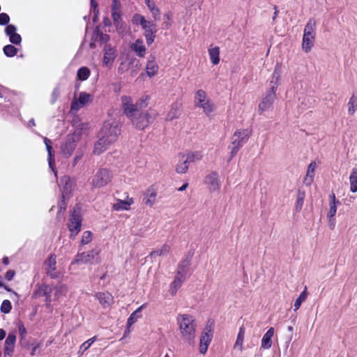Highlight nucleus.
<instances>
[{
    "instance_id": "1",
    "label": "nucleus",
    "mask_w": 357,
    "mask_h": 357,
    "mask_svg": "<svg viewBox=\"0 0 357 357\" xmlns=\"http://www.w3.org/2000/svg\"><path fill=\"white\" fill-rule=\"evenodd\" d=\"M121 100L123 114L137 129L144 130L149 127L158 116L157 111L153 108L144 111L151 100L149 95L142 96L135 103L130 96H122Z\"/></svg>"
},
{
    "instance_id": "2",
    "label": "nucleus",
    "mask_w": 357,
    "mask_h": 357,
    "mask_svg": "<svg viewBox=\"0 0 357 357\" xmlns=\"http://www.w3.org/2000/svg\"><path fill=\"white\" fill-rule=\"evenodd\" d=\"M176 321L182 338L191 344L194 342L196 335L197 324L193 316L188 314H178Z\"/></svg>"
},
{
    "instance_id": "3",
    "label": "nucleus",
    "mask_w": 357,
    "mask_h": 357,
    "mask_svg": "<svg viewBox=\"0 0 357 357\" xmlns=\"http://www.w3.org/2000/svg\"><path fill=\"white\" fill-rule=\"evenodd\" d=\"M317 22L314 18H310L303 31L302 50L308 53L314 45L316 38Z\"/></svg>"
},
{
    "instance_id": "4",
    "label": "nucleus",
    "mask_w": 357,
    "mask_h": 357,
    "mask_svg": "<svg viewBox=\"0 0 357 357\" xmlns=\"http://www.w3.org/2000/svg\"><path fill=\"white\" fill-rule=\"evenodd\" d=\"M280 77V70L275 68L273 75V78H275V81L271 86V90L267 93L266 96L263 98L261 102L259 104V111L260 114L265 110L269 109L275 98V92L278 88V82Z\"/></svg>"
},
{
    "instance_id": "5",
    "label": "nucleus",
    "mask_w": 357,
    "mask_h": 357,
    "mask_svg": "<svg viewBox=\"0 0 357 357\" xmlns=\"http://www.w3.org/2000/svg\"><path fill=\"white\" fill-rule=\"evenodd\" d=\"M113 178L112 171L107 168H100L91 178L93 188H101L111 183Z\"/></svg>"
},
{
    "instance_id": "6",
    "label": "nucleus",
    "mask_w": 357,
    "mask_h": 357,
    "mask_svg": "<svg viewBox=\"0 0 357 357\" xmlns=\"http://www.w3.org/2000/svg\"><path fill=\"white\" fill-rule=\"evenodd\" d=\"M121 133V128L116 122L105 121L100 130V136L106 139V141L112 144L117 140Z\"/></svg>"
},
{
    "instance_id": "7",
    "label": "nucleus",
    "mask_w": 357,
    "mask_h": 357,
    "mask_svg": "<svg viewBox=\"0 0 357 357\" xmlns=\"http://www.w3.org/2000/svg\"><path fill=\"white\" fill-rule=\"evenodd\" d=\"M195 106L202 108L206 115L213 111V105L211 103L205 91L202 89L197 90L195 93Z\"/></svg>"
},
{
    "instance_id": "8",
    "label": "nucleus",
    "mask_w": 357,
    "mask_h": 357,
    "mask_svg": "<svg viewBox=\"0 0 357 357\" xmlns=\"http://www.w3.org/2000/svg\"><path fill=\"white\" fill-rule=\"evenodd\" d=\"M250 137V132L248 130H236L234 134V139L231 142V158L234 157L238 153L243 144L247 141Z\"/></svg>"
},
{
    "instance_id": "9",
    "label": "nucleus",
    "mask_w": 357,
    "mask_h": 357,
    "mask_svg": "<svg viewBox=\"0 0 357 357\" xmlns=\"http://www.w3.org/2000/svg\"><path fill=\"white\" fill-rule=\"evenodd\" d=\"M213 335L212 324L207 323L202 333L199 342V352L202 354L206 353L208 347Z\"/></svg>"
},
{
    "instance_id": "10",
    "label": "nucleus",
    "mask_w": 357,
    "mask_h": 357,
    "mask_svg": "<svg viewBox=\"0 0 357 357\" xmlns=\"http://www.w3.org/2000/svg\"><path fill=\"white\" fill-rule=\"evenodd\" d=\"M82 225V218L79 212H77L75 209L73 210L70 214L68 227L70 231V238H75L76 235L79 232Z\"/></svg>"
},
{
    "instance_id": "11",
    "label": "nucleus",
    "mask_w": 357,
    "mask_h": 357,
    "mask_svg": "<svg viewBox=\"0 0 357 357\" xmlns=\"http://www.w3.org/2000/svg\"><path fill=\"white\" fill-rule=\"evenodd\" d=\"M46 274L52 279H56L59 277V272L56 268V256L51 254L44 262Z\"/></svg>"
},
{
    "instance_id": "12",
    "label": "nucleus",
    "mask_w": 357,
    "mask_h": 357,
    "mask_svg": "<svg viewBox=\"0 0 357 357\" xmlns=\"http://www.w3.org/2000/svg\"><path fill=\"white\" fill-rule=\"evenodd\" d=\"M99 255V251L91 250L87 252L77 253L75 259L71 262V265L75 264H93L96 257Z\"/></svg>"
},
{
    "instance_id": "13",
    "label": "nucleus",
    "mask_w": 357,
    "mask_h": 357,
    "mask_svg": "<svg viewBox=\"0 0 357 357\" xmlns=\"http://www.w3.org/2000/svg\"><path fill=\"white\" fill-rule=\"evenodd\" d=\"M204 183L211 192L219 191L221 188V182L219 180L218 172H211L209 173L204 178Z\"/></svg>"
},
{
    "instance_id": "14",
    "label": "nucleus",
    "mask_w": 357,
    "mask_h": 357,
    "mask_svg": "<svg viewBox=\"0 0 357 357\" xmlns=\"http://www.w3.org/2000/svg\"><path fill=\"white\" fill-rule=\"evenodd\" d=\"M157 195V187L155 185H150L143 192V203L149 207H153L156 202Z\"/></svg>"
},
{
    "instance_id": "15",
    "label": "nucleus",
    "mask_w": 357,
    "mask_h": 357,
    "mask_svg": "<svg viewBox=\"0 0 357 357\" xmlns=\"http://www.w3.org/2000/svg\"><path fill=\"white\" fill-rule=\"evenodd\" d=\"M142 28L144 31V36L146 38L147 45H151L154 42L155 33L157 32L155 24L150 21H147Z\"/></svg>"
},
{
    "instance_id": "16",
    "label": "nucleus",
    "mask_w": 357,
    "mask_h": 357,
    "mask_svg": "<svg viewBox=\"0 0 357 357\" xmlns=\"http://www.w3.org/2000/svg\"><path fill=\"white\" fill-rule=\"evenodd\" d=\"M16 342V335L10 333L7 336L3 347V357H12Z\"/></svg>"
},
{
    "instance_id": "17",
    "label": "nucleus",
    "mask_w": 357,
    "mask_h": 357,
    "mask_svg": "<svg viewBox=\"0 0 357 357\" xmlns=\"http://www.w3.org/2000/svg\"><path fill=\"white\" fill-rule=\"evenodd\" d=\"M16 31L17 28L13 24H8L5 29V33L9 38L10 42L17 45L21 43L22 37Z\"/></svg>"
},
{
    "instance_id": "18",
    "label": "nucleus",
    "mask_w": 357,
    "mask_h": 357,
    "mask_svg": "<svg viewBox=\"0 0 357 357\" xmlns=\"http://www.w3.org/2000/svg\"><path fill=\"white\" fill-rule=\"evenodd\" d=\"M90 101H91V96L86 92H81L79 96L78 102L76 99L72 101L71 110H78Z\"/></svg>"
},
{
    "instance_id": "19",
    "label": "nucleus",
    "mask_w": 357,
    "mask_h": 357,
    "mask_svg": "<svg viewBox=\"0 0 357 357\" xmlns=\"http://www.w3.org/2000/svg\"><path fill=\"white\" fill-rule=\"evenodd\" d=\"M134 203V199L132 197H126V200L120 199H116V202L113 204L112 210L116 211H129L130 206Z\"/></svg>"
},
{
    "instance_id": "20",
    "label": "nucleus",
    "mask_w": 357,
    "mask_h": 357,
    "mask_svg": "<svg viewBox=\"0 0 357 357\" xmlns=\"http://www.w3.org/2000/svg\"><path fill=\"white\" fill-rule=\"evenodd\" d=\"M116 57V50L109 45L104 47L103 64L106 66L111 65Z\"/></svg>"
},
{
    "instance_id": "21",
    "label": "nucleus",
    "mask_w": 357,
    "mask_h": 357,
    "mask_svg": "<svg viewBox=\"0 0 357 357\" xmlns=\"http://www.w3.org/2000/svg\"><path fill=\"white\" fill-rule=\"evenodd\" d=\"M95 297L104 308L108 307L114 302V298L112 294L108 291L98 292L96 294Z\"/></svg>"
},
{
    "instance_id": "22",
    "label": "nucleus",
    "mask_w": 357,
    "mask_h": 357,
    "mask_svg": "<svg viewBox=\"0 0 357 357\" xmlns=\"http://www.w3.org/2000/svg\"><path fill=\"white\" fill-rule=\"evenodd\" d=\"M158 65L155 61V58L153 56H151V59H149L146 66V73L149 77L155 76L158 72Z\"/></svg>"
},
{
    "instance_id": "23",
    "label": "nucleus",
    "mask_w": 357,
    "mask_h": 357,
    "mask_svg": "<svg viewBox=\"0 0 357 357\" xmlns=\"http://www.w3.org/2000/svg\"><path fill=\"white\" fill-rule=\"evenodd\" d=\"M317 167L316 162L312 161L307 167L306 176L304 178L303 183L306 185H310L313 181L315 174V168Z\"/></svg>"
},
{
    "instance_id": "24",
    "label": "nucleus",
    "mask_w": 357,
    "mask_h": 357,
    "mask_svg": "<svg viewBox=\"0 0 357 357\" xmlns=\"http://www.w3.org/2000/svg\"><path fill=\"white\" fill-rule=\"evenodd\" d=\"M131 50L139 57H144L146 54V47L144 45L142 39H137L131 46Z\"/></svg>"
},
{
    "instance_id": "25",
    "label": "nucleus",
    "mask_w": 357,
    "mask_h": 357,
    "mask_svg": "<svg viewBox=\"0 0 357 357\" xmlns=\"http://www.w3.org/2000/svg\"><path fill=\"white\" fill-rule=\"evenodd\" d=\"M52 292V289L47 284H41L38 286V289L33 292V296L34 298H39L42 296H49Z\"/></svg>"
},
{
    "instance_id": "26",
    "label": "nucleus",
    "mask_w": 357,
    "mask_h": 357,
    "mask_svg": "<svg viewBox=\"0 0 357 357\" xmlns=\"http://www.w3.org/2000/svg\"><path fill=\"white\" fill-rule=\"evenodd\" d=\"M110 144H111L109 143V142L106 141L105 138L100 136V139L95 144L93 153L96 155L101 154L107 149V146Z\"/></svg>"
},
{
    "instance_id": "27",
    "label": "nucleus",
    "mask_w": 357,
    "mask_h": 357,
    "mask_svg": "<svg viewBox=\"0 0 357 357\" xmlns=\"http://www.w3.org/2000/svg\"><path fill=\"white\" fill-rule=\"evenodd\" d=\"M274 335V328L271 327L267 332L264 335L261 340V347L267 349L272 346V337Z\"/></svg>"
},
{
    "instance_id": "28",
    "label": "nucleus",
    "mask_w": 357,
    "mask_h": 357,
    "mask_svg": "<svg viewBox=\"0 0 357 357\" xmlns=\"http://www.w3.org/2000/svg\"><path fill=\"white\" fill-rule=\"evenodd\" d=\"M189 162L185 158L184 154H179V162L176 165V172L178 174H185L188 169Z\"/></svg>"
},
{
    "instance_id": "29",
    "label": "nucleus",
    "mask_w": 357,
    "mask_h": 357,
    "mask_svg": "<svg viewBox=\"0 0 357 357\" xmlns=\"http://www.w3.org/2000/svg\"><path fill=\"white\" fill-rule=\"evenodd\" d=\"M77 146L75 140L73 137H68L65 144L63 146V151L65 154L71 155Z\"/></svg>"
},
{
    "instance_id": "30",
    "label": "nucleus",
    "mask_w": 357,
    "mask_h": 357,
    "mask_svg": "<svg viewBox=\"0 0 357 357\" xmlns=\"http://www.w3.org/2000/svg\"><path fill=\"white\" fill-rule=\"evenodd\" d=\"M146 304H143L139 307L135 311H134L128 317L127 320V330L129 331V328L135 324L137 319L142 317L141 314H138L141 310L145 307Z\"/></svg>"
},
{
    "instance_id": "31",
    "label": "nucleus",
    "mask_w": 357,
    "mask_h": 357,
    "mask_svg": "<svg viewBox=\"0 0 357 357\" xmlns=\"http://www.w3.org/2000/svg\"><path fill=\"white\" fill-rule=\"evenodd\" d=\"M171 250V246L167 243H165L162 245V247L159 249H155L151 251L149 254V257H155V256H164L167 255L169 253Z\"/></svg>"
},
{
    "instance_id": "32",
    "label": "nucleus",
    "mask_w": 357,
    "mask_h": 357,
    "mask_svg": "<svg viewBox=\"0 0 357 357\" xmlns=\"http://www.w3.org/2000/svg\"><path fill=\"white\" fill-rule=\"evenodd\" d=\"M209 57L213 65H217L220 62V47H215L208 49Z\"/></svg>"
},
{
    "instance_id": "33",
    "label": "nucleus",
    "mask_w": 357,
    "mask_h": 357,
    "mask_svg": "<svg viewBox=\"0 0 357 357\" xmlns=\"http://www.w3.org/2000/svg\"><path fill=\"white\" fill-rule=\"evenodd\" d=\"M350 190L352 192L357 191V168H353L349 176Z\"/></svg>"
},
{
    "instance_id": "34",
    "label": "nucleus",
    "mask_w": 357,
    "mask_h": 357,
    "mask_svg": "<svg viewBox=\"0 0 357 357\" xmlns=\"http://www.w3.org/2000/svg\"><path fill=\"white\" fill-rule=\"evenodd\" d=\"M183 280L179 276H176L173 282L170 284V294L172 296L176 295L178 289L181 287Z\"/></svg>"
},
{
    "instance_id": "35",
    "label": "nucleus",
    "mask_w": 357,
    "mask_h": 357,
    "mask_svg": "<svg viewBox=\"0 0 357 357\" xmlns=\"http://www.w3.org/2000/svg\"><path fill=\"white\" fill-rule=\"evenodd\" d=\"M145 2L148 8H149L151 13H152L154 19H159L160 12L158 8L155 6V3L151 0H146L145 1Z\"/></svg>"
},
{
    "instance_id": "36",
    "label": "nucleus",
    "mask_w": 357,
    "mask_h": 357,
    "mask_svg": "<svg viewBox=\"0 0 357 357\" xmlns=\"http://www.w3.org/2000/svg\"><path fill=\"white\" fill-rule=\"evenodd\" d=\"M185 158L190 164L191 162L202 160V154L200 151L189 152L187 153L186 156L185 155Z\"/></svg>"
},
{
    "instance_id": "37",
    "label": "nucleus",
    "mask_w": 357,
    "mask_h": 357,
    "mask_svg": "<svg viewBox=\"0 0 357 357\" xmlns=\"http://www.w3.org/2000/svg\"><path fill=\"white\" fill-rule=\"evenodd\" d=\"M91 75L90 70L85 66L80 68L77 73V79L82 81L86 80Z\"/></svg>"
},
{
    "instance_id": "38",
    "label": "nucleus",
    "mask_w": 357,
    "mask_h": 357,
    "mask_svg": "<svg viewBox=\"0 0 357 357\" xmlns=\"http://www.w3.org/2000/svg\"><path fill=\"white\" fill-rule=\"evenodd\" d=\"M245 329L243 326L239 328L237 338L234 344L235 347H239L240 350L243 349V344L244 341Z\"/></svg>"
},
{
    "instance_id": "39",
    "label": "nucleus",
    "mask_w": 357,
    "mask_h": 357,
    "mask_svg": "<svg viewBox=\"0 0 357 357\" xmlns=\"http://www.w3.org/2000/svg\"><path fill=\"white\" fill-rule=\"evenodd\" d=\"M357 109V97L353 95L348 102V112L353 115Z\"/></svg>"
},
{
    "instance_id": "40",
    "label": "nucleus",
    "mask_w": 357,
    "mask_h": 357,
    "mask_svg": "<svg viewBox=\"0 0 357 357\" xmlns=\"http://www.w3.org/2000/svg\"><path fill=\"white\" fill-rule=\"evenodd\" d=\"M305 197V192H302L299 190L298 193L297 200H296V205H295V208L297 211H301L303 206Z\"/></svg>"
},
{
    "instance_id": "41",
    "label": "nucleus",
    "mask_w": 357,
    "mask_h": 357,
    "mask_svg": "<svg viewBox=\"0 0 357 357\" xmlns=\"http://www.w3.org/2000/svg\"><path fill=\"white\" fill-rule=\"evenodd\" d=\"M307 288L305 287L304 291L299 295V296L295 301L294 304V310H297L300 308L302 302H303L307 298Z\"/></svg>"
},
{
    "instance_id": "42",
    "label": "nucleus",
    "mask_w": 357,
    "mask_h": 357,
    "mask_svg": "<svg viewBox=\"0 0 357 357\" xmlns=\"http://www.w3.org/2000/svg\"><path fill=\"white\" fill-rule=\"evenodd\" d=\"M3 50L5 55L8 57L15 56L18 51L17 49L13 45H7L4 46Z\"/></svg>"
},
{
    "instance_id": "43",
    "label": "nucleus",
    "mask_w": 357,
    "mask_h": 357,
    "mask_svg": "<svg viewBox=\"0 0 357 357\" xmlns=\"http://www.w3.org/2000/svg\"><path fill=\"white\" fill-rule=\"evenodd\" d=\"M112 17L114 21V24L116 28L121 26L122 22L121 15L120 10H112Z\"/></svg>"
},
{
    "instance_id": "44",
    "label": "nucleus",
    "mask_w": 357,
    "mask_h": 357,
    "mask_svg": "<svg viewBox=\"0 0 357 357\" xmlns=\"http://www.w3.org/2000/svg\"><path fill=\"white\" fill-rule=\"evenodd\" d=\"M146 22L145 17L138 13H135L132 17V23L135 25L140 24L142 26Z\"/></svg>"
},
{
    "instance_id": "45",
    "label": "nucleus",
    "mask_w": 357,
    "mask_h": 357,
    "mask_svg": "<svg viewBox=\"0 0 357 357\" xmlns=\"http://www.w3.org/2000/svg\"><path fill=\"white\" fill-rule=\"evenodd\" d=\"M1 312L5 314L9 313L12 310V304L9 300L3 301L1 307Z\"/></svg>"
},
{
    "instance_id": "46",
    "label": "nucleus",
    "mask_w": 357,
    "mask_h": 357,
    "mask_svg": "<svg viewBox=\"0 0 357 357\" xmlns=\"http://www.w3.org/2000/svg\"><path fill=\"white\" fill-rule=\"evenodd\" d=\"M92 233L90 231H85L82 234L81 245L89 244L92 241Z\"/></svg>"
},
{
    "instance_id": "47",
    "label": "nucleus",
    "mask_w": 357,
    "mask_h": 357,
    "mask_svg": "<svg viewBox=\"0 0 357 357\" xmlns=\"http://www.w3.org/2000/svg\"><path fill=\"white\" fill-rule=\"evenodd\" d=\"M18 331H19L20 337V344H24L23 340L26 337V329L24 327V324H23V323L22 321H20L18 324Z\"/></svg>"
},
{
    "instance_id": "48",
    "label": "nucleus",
    "mask_w": 357,
    "mask_h": 357,
    "mask_svg": "<svg viewBox=\"0 0 357 357\" xmlns=\"http://www.w3.org/2000/svg\"><path fill=\"white\" fill-rule=\"evenodd\" d=\"M188 266V263H187L186 265L179 264L178 266L176 276H179L180 278H182L183 281L185 280V275H186L185 266Z\"/></svg>"
},
{
    "instance_id": "49",
    "label": "nucleus",
    "mask_w": 357,
    "mask_h": 357,
    "mask_svg": "<svg viewBox=\"0 0 357 357\" xmlns=\"http://www.w3.org/2000/svg\"><path fill=\"white\" fill-rule=\"evenodd\" d=\"M96 337H93L92 338L89 339L87 341L84 342L79 348V350L82 352L85 351L86 349H88L91 345L95 342Z\"/></svg>"
},
{
    "instance_id": "50",
    "label": "nucleus",
    "mask_w": 357,
    "mask_h": 357,
    "mask_svg": "<svg viewBox=\"0 0 357 357\" xmlns=\"http://www.w3.org/2000/svg\"><path fill=\"white\" fill-rule=\"evenodd\" d=\"M96 33L99 36V40L101 43H105L109 40V36L108 34L103 33L98 30H96Z\"/></svg>"
},
{
    "instance_id": "51",
    "label": "nucleus",
    "mask_w": 357,
    "mask_h": 357,
    "mask_svg": "<svg viewBox=\"0 0 357 357\" xmlns=\"http://www.w3.org/2000/svg\"><path fill=\"white\" fill-rule=\"evenodd\" d=\"M10 17L5 13H0V25H8Z\"/></svg>"
},
{
    "instance_id": "52",
    "label": "nucleus",
    "mask_w": 357,
    "mask_h": 357,
    "mask_svg": "<svg viewBox=\"0 0 357 357\" xmlns=\"http://www.w3.org/2000/svg\"><path fill=\"white\" fill-rule=\"evenodd\" d=\"M337 204L335 203H330V208L329 211L327 214L328 218H331L335 216L337 211Z\"/></svg>"
},
{
    "instance_id": "53",
    "label": "nucleus",
    "mask_w": 357,
    "mask_h": 357,
    "mask_svg": "<svg viewBox=\"0 0 357 357\" xmlns=\"http://www.w3.org/2000/svg\"><path fill=\"white\" fill-rule=\"evenodd\" d=\"M15 275V271L14 270H8L5 275V278L7 280L10 281L13 279Z\"/></svg>"
},
{
    "instance_id": "54",
    "label": "nucleus",
    "mask_w": 357,
    "mask_h": 357,
    "mask_svg": "<svg viewBox=\"0 0 357 357\" xmlns=\"http://www.w3.org/2000/svg\"><path fill=\"white\" fill-rule=\"evenodd\" d=\"M120 2L119 0H112V10H120Z\"/></svg>"
},
{
    "instance_id": "55",
    "label": "nucleus",
    "mask_w": 357,
    "mask_h": 357,
    "mask_svg": "<svg viewBox=\"0 0 357 357\" xmlns=\"http://www.w3.org/2000/svg\"><path fill=\"white\" fill-rule=\"evenodd\" d=\"M177 117V114H176V110H175L174 112H172L171 111L168 115H167V120H169V121H172L174 119L176 118Z\"/></svg>"
},
{
    "instance_id": "56",
    "label": "nucleus",
    "mask_w": 357,
    "mask_h": 357,
    "mask_svg": "<svg viewBox=\"0 0 357 357\" xmlns=\"http://www.w3.org/2000/svg\"><path fill=\"white\" fill-rule=\"evenodd\" d=\"M330 203H335V204H340V201L337 200L335 198V195L334 192H332L330 196Z\"/></svg>"
},
{
    "instance_id": "57",
    "label": "nucleus",
    "mask_w": 357,
    "mask_h": 357,
    "mask_svg": "<svg viewBox=\"0 0 357 357\" xmlns=\"http://www.w3.org/2000/svg\"><path fill=\"white\" fill-rule=\"evenodd\" d=\"M51 302H52V300H51V294L48 296H47L45 297V304L47 306H50V304H51Z\"/></svg>"
},
{
    "instance_id": "58",
    "label": "nucleus",
    "mask_w": 357,
    "mask_h": 357,
    "mask_svg": "<svg viewBox=\"0 0 357 357\" xmlns=\"http://www.w3.org/2000/svg\"><path fill=\"white\" fill-rule=\"evenodd\" d=\"M6 331L3 329L0 328V340H3L6 337Z\"/></svg>"
},
{
    "instance_id": "59",
    "label": "nucleus",
    "mask_w": 357,
    "mask_h": 357,
    "mask_svg": "<svg viewBox=\"0 0 357 357\" xmlns=\"http://www.w3.org/2000/svg\"><path fill=\"white\" fill-rule=\"evenodd\" d=\"M40 347V344H36L33 348L32 349V351L31 352V356H34L36 354V350Z\"/></svg>"
},
{
    "instance_id": "60",
    "label": "nucleus",
    "mask_w": 357,
    "mask_h": 357,
    "mask_svg": "<svg viewBox=\"0 0 357 357\" xmlns=\"http://www.w3.org/2000/svg\"><path fill=\"white\" fill-rule=\"evenodd\" d=\"M274 10H275V12H274V14H273V21L275 20V19L278 17V12H279L278 10V7L276 6H274Z\"/></svg>"
},
{
    "instance_id": "61",
    "label": "nucleus",
    "mask_w": 357,
    "mask_h": 357,
    "mask_svg": "<svg viewBox=\"0 0 357 357\" xmlns=\"http://www.w3.org/2000/svg\"><path fill=\"white\" fill-rule=\"evenodd\" d=\"M188 183H187V182H186V183H185L182 186H181V187L178 189V191H183V190H185L188 188Z\"/></svg>"
},
{
    "instance_id": "62",
    "label": "nucleus",
    "mask_w": 357,
    "mask_h": 357,
    "mask_svg": "<svg viewBox=\"0 0 357 357\" xmlns=\"http://www.w3.org/2000/svg\"><path fill=\"white\" fill-rule=\"evenodd\" d=\"M44 142L45 144V146H52V142L50 139H49L48 138L45 137L44 139Z\"/></svg>"
},
{
    "instance_id": "63",
    "label": "nucleus",
    "mask_w": 357,
    "mask_h": 357,
    "mask_svg": "<svg viewBox=\"0 0 357 357\" xmlns=\"http://www.w3.org/2000/svg\"><path fill=\"white\" fill-rule=\"evenodd\" d=\"M44 142L45 144V146H52V142L50 139H49L48 138L45 137L44 139Z\"/></svg>"
},
{
    "instance_id": "64",
    "label": "nucleus",
    "mask_w": 357,
    "mask_h": 357,
    "mask_svg": "<svg viewBox=\"0 0 357 357\" xmlns=\"http://www.w3.org/2000/svg\"><path fill=\"white\" fill-rule=\"evenodd\" d=\"M23 343H24V344H20V345L22 347H26V348L29 347V342L25 338L23 340Z\"/></svg>"
}]
</instances>
